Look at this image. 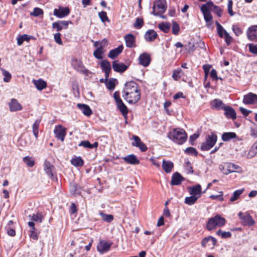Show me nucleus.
<instances>
[{
  "mask_svg": "<svg viewBox=\"0 0 257 257\" xmlns=\"http://www.w3.org/2000/svg\"><path fill=\"white\" fill-rule=\"evenodd\" d=\"M169 138L174 143L182 145L184 144L187 140V136L186 132L179 128L174 129L169 133Z\"/></svg>",
  "mask_w": 257,
  "mask_h": 257,
  "instance_id": "nucleus-1",
  "label": "nucleus"
},
{
  "mask_svg": "<svg viewBox=\"0 0 257 257\" xmlns=\"http://www.w3.org/2000/svg\"><path fill=\"white\" fill-rule=\"evenodd\" d=\"M225 219L221 217L219 214L216 215L214 217L208 219L207 223V229L208 230H212L217 227H222L225 225Z\"/></svg>",
  "mask_w": 257,
  "mask_h": 257,
  "instance_id": "nucleus-2",
  "label": "nucleus"
},
{
  "mask_svg": "<svg viewBox=\"0 0 257 257\" xmlns=\"http://www.w3.org/2000/svg\"><path fill=\"white\" fill-rule=\"evenodd\" d=\"M167 8L166 0H156L153 4L152 14L154 16H160L164 13Z\"/></svg>",
  "mask_w": 257,
  "mask_h": 257,
  "instance_id": "nucleus-3",
  "label": "nucleus"
},
{
  "mask_svg": "<svg viewBox=\"0 0 257 257\" xmlns=\"http://www.w3.org/2000/svg\"><path fill=\"white\" fill-rule=\"evenodd\" d=\"M140 91L138 84L134 81L127 82L125 83L124 88L122 90V97L125 100H127L128 98L129 94L134 93V92H138Z\"/></svg>",
  "mask_w": 257,
  "mask_h": 257,
  "instance_id": "nucleus-4",
  "label": "nucleus"
},
{
  "mask_svg": "<svg viewBox=\"0 0 257 257\" xmlns=\"http://www.w3.org/2000/svg\"><path fill=\"white\" fill-rule=\"evenodd\" d=\"M217 140V136L214 133H211L210 135H207L205 138V141L201 146V150L202 151L210 150L215 145Z\"/></svg>",
  "mask_w": 257,
  "mask_h": 257,
  "instance_id": "nucleus-5",
  "label": "nucleus"
},
{
  "mask_svg": "<svg viewBox=\"0 0 257 257\" xmlns=\"http://www.w3.org/2000/svg\"><path fill=\"white\" fill-rule=\"evenodd\" d=\"M200 10L203 14L204 19L206 23V27L207 28H210L212 24V20L213 19L212 16L210 13L209 9L207 6L204 4L202 5L200 8Z\"/></svg>",
  "mask_w": 257,
  "mask_h": 257,
  "instance_id": "nucleus-6",
  "label": "nucleus"
},
{
  "mask_svg": "<svg viewBox=\"0 0 257 257\" xmlns=\"http://www.w3.org/2000/svg\"><path fill=\"white\" fill-rule=\"evenodd\" d=\"M223 168H225V171L222 170L221 167H219L220 171L225 175H228L229 173L234 172H238L241 170L240 167L231 163H225Z\"/></svg>",
  "mask_w": 257,
  "mask_h": 257,
  "instance_id": "nucleus-7",
  "label": "nucleus"
},
{
  "mask_svg": "<svg viewBox=\"0 0 257 257\" xmlns=\"http://www.w3.org/2000/svg\"><path fill=\"white\" fill-rule=\"evenodd\" d=\"M132 145L134 147L139 148L141 152H146L148 148L147 146L141 141V139L137 136L133 135L132 139Z\"/></svg>",
  "mask_w": 257,
  "mask_h": 257,
  "instance_id": "nucleus-8",
  "label": "nucleus"
},
{
  "mask_svg": "<svg viewBox=\"0 0 257 257\" xmlns=\"http://www.w3.org/2000/svg\"><path fill=\"white\" fill-rule=\"evenodd\" d=\"M70 13V10L68 7H59L58 9H55L54 15L59 18H63L67 16Z\"/></svg>",
  "mask_w": 257,
  "mask_h": 257,
  "instance_id": "nucleus-9",
  "label": "nucleus"
},
{
  "mask_svg": "<svg viewBox=\"0 0 257 257\" xmlns=\"http://www.w3.org/2000/svg\"><path fill=\"white\" fill-rule=\"evenodd\" d=\"M238 216L242 220V223L244 225L250 226L255 223L252 217L248 214H244L242 212H240L238 213Z\"/></svg>",
  "mask_w": 257,
  "mask_h": 257,
  "instance_id": "nucleus-10",
  "label": "nucleus"
},
{
  "mask_svg": "<svg viewBox=\"0 0 257 257\" xmlns=\"http://www.w3.org/2000/svg\"><path fill=\"white\" fill-rule=\"evenodd\" d=\"M54 133L55 137L57 139L60 140L62 142L64 140L66 135V128L65 127L61 125H58L55 127Z\"/></svg>",
  "mask_w": 257,
  "mask_h": 257,
  "instance_id": "nucleus-11",
  "label": "nucleus"
},
{
  "mask_svg": "<svg viewBox=\"0 0 257 257\" xmlns=\"http://www.w3.org/2000/svg\"><path fill=\"white\" fill-rule=\"evenodd\" d=\"M205 4L209 9V11H212L216 14L218 17H221L222 16L223 10L219 7L215 5L213 2L209 1Z\"/></svg>",
  "mask_w": 257,
  "mask_h": 257,
  "instance_id": "nucleus-12",
  "label": "nucleus"
},
{
  "mask_svg": "<svg viewBox=\"0 0 257 257\" xmlns=\"http://www.w3.org/2000/svg\"><path fill=\"white\" fill-rule=\"evenodd\" d=\"M112 244V242L101 240L97 245V249L100 253H103L108 251Z\"/></svg>",
  "mask_w": 257,
  "mask_h": 257,
  "instance_id": "nucleus-13",
  "label": "nucleus"
},
{
  "mask_svg": "<svg viewBox=\"0 0 257 257\" xmlns=\"http://www.w3.org/2000/svg\"><path fill=\"white\" fill-rule=\"evenodd\" d=\"M69 24H72V22L71 21H58L52 24V28L59 32L63 29H67Z\"/></svg>",
  "mask_w": 257,
  "mask_h": 257,
  "instance_id": "nucleus-14",
  "label": "nucleus"
},
{
  "mask_svg": "<svg viewBox=\"0 0 257 257\" xmlns=\"http://www.w3.org/2000/svg\"><path fill=\"white\" fill-rule=\"evenodd\" d=\"M243 103L245 104H254L257 103V94L249 92L244 95Z\"/></svg>",
  "mask_w": 257,
  "mask_h": 257,
  "instance_id": "nucleus-15",
  "label": "nucleus"
},
{
  "mask_svg": "<svg viewBox=\"0 0 257 257\" xmlns=\"http://www.w3.org/2000/svg\"><path fill=\"white\" fill-rule=\"evenodd\" d=\"M72 64L74 68L77 71L82 73L84 74L88 75L89 71L85 68L82 61L75 59L73 60Z\"/></svg>",
  "mask_w": 257,
  "mask_h": 257,
  "instance_id": "nucleus-16",
  "label": "nucleus"
},
{
  "mask_svg": "<svg viewBox=\"0 0 257 257\" xmlns=\"http://www.w3.org/2000/svg\"><path fill=\"white\" fill-rule=\"evenodd\" d=\"M128 66L122 63H119L117 60L113 61L112 62V68L115 72L123 73L126 71Z\"/></svg>",
  "mask_w": 257,
  "mask_h": 257,
  "instance_id": "nucleus-17",
  "label": "nucleus"
},
{
  "mask_svg": "<svg viewBox=\"0 0 257 257\" xmlns=\"http://www.w3.org/2000/svg\"><path fill=\"white\" fill-rule=\"evenodd\" d=\"M151 61V57L147 53H142L139 57V64L144 67L148 66L150 64Z\"/></svg>",
  "mask_w": 257,
  "mask_h": 257,
  "instance_id": "nucleus-18",
  "label": "nucleus"
},
{
  "mask_svg": "<svg viewBox=\"0 0 257 257\" xmlns=\"http://www.w3.org/2000/svg\"><path fill=\"white\" fill-rule=\"evenodd\" d=\"M184 180L185 178L179 172H176L172 175L170 184L173 186L179 185Z\"/></svg>",
  "mask_w": 257,
  "mask_h": 257,
  "instance_id": "nucleus-19",
  "label": "nucleus"
},
{
  "mask_svg": "<svg viewBox=\"0 0 257 257\" xmlns=\"http://www.w3.org/2000/svg\"><path fill=\"white\" fill-rule=\"evenodd\" d=\"M247 38L250 41L257 39V25H253L248 28L246 31Z\"/></svg>",
  "mask_w": 257,
  "mask_h": 257,
  "instance_id": "nucleus-20",
  "label": "nucleus"
},
{
  "mask_svg": "<svg viewBox=\"0 0 257 257\" xmlns=\"http://www.w3.org/2000/svg\"><path fill=\"white\" fill-rule=\"evenodd\" d=\"M126 46L128 48H133L136 46V38L134 35L128 34L124 36Z\"/></svg>",
  "mask_w": 257,
  "mask_h": 257,
  "instance_id": "nucleus-21",
  "label": "nucleus"
},
{
  "mask_svg": "<svg viewBox=\"0 0 257 257\" xmlns=\"http://www.w3.org/2000/svg\"><path fill=\"white\" fill-rule=\"evenodd\" d=\"M188 190L190 195L196 196L198 199L201 196V186L200 185L198 184L192 187H188Z\"/></svg>",
  "mask_w": 257,
  "mask_h": 257,
  "instance_id": "nucleus-22",
  "label": "nucleus"
},
{
  "mask_svg": "<svg viewBox=\"0 0 257 257\" xmlns=\"http://www.w3.org/2000/svg\"><path fill=\"white\" fill-rule=\"evenodd\" d=\"M9 107L11 111H17L23 109L22 105L15 98L11 99L9 103Z\"/></svg>",
  "mask_w": 257,
  "mask_h": 257,
  "instance_id": "nucleus-23",
  "label": "nucleus"
},
{
  "mask_svg": "<svg viewBox=\"0 0 257 257\" xmlns=\"http://www.w3.org/2000/svg\"><path fill=\"white\" fill-rule=\"evenodd\" d=\"M123 49V46L120 45L117 48L111 50L108 54V57L111 59H114L122 52Z\"/></svg>",
  "mask_w": 257,
  "mask_h": 257,
  "instance_id": "nucleus-24",
  "label": "nucleus"
},
{
  "mask_svg": "<svg viewBox=\"0 0 257 257\" xmlns=\"http://www.w3.org/2000/svg\"><path fill=\"white\" fill-rule=\"evenodd\" d=\"M123 160L128 164L137 165L140 163V160L134 154L128 155L122 158Z\"/></svg>",
  "mask_w": 257,
  "mask_h": 257,
  "instance_id": "nucleus-25",
  "label": "nucleus"
},
{
  "mask_svg": "<svg viewBox=\"0 0 257 257\" xmlns=\"http://www.w3.org/2000/svg\"><path fill=\"white\" fill-rule=\"evenodd\" d=\"M141 98L140 90L138 91V92H134V93L129 94L128 98L126 100L128 103L131 104H134L138 102Z\"/></svg>",
  "mask_w": 257,
  "mask_h": 257,
  "instance_id": "nucleus-26",
  "label": "nucleus"
},
{
  "mask_svg": "<svg viewBox=\"0 0 257 257\" xmlns=\"http://www.w3.org/2000/svg\"><path fill=\"white\" fill-rule=\"evenodd\" d=\"M157 33L153 30H149L145 34V39L147 42H152L157 37Z\"/></svg>",
  "mask_w": 257,
  "mask_h": 257,
  "instance_id": "nucleus-27",
  "label": "nucleus"
},
{
  "mask_svg": "<svg viewBox=\"0 0 257 257\" xmlns=\"http://www.w3.org/2000/svg\"><path fill=\"white\" fill-rule=\"evenodd\" d=\"M224 115L228 118L234 119L236 117V112L235 110L230 106H227L224 108Z\"/></svg>",
  "mask_w": 257,
  "mask_h": 257,
  "instance_id": "nucleus-28",
  "label": "nucleus"
},
{
  "mask_svg": "<svg viewBox=\"0 0 257 257\" xmlns=\"http://www.w3.org/2000/svg\"><path fill=\"white\" fill-rule=\"evenodd\" d=\"M77 107L81 110L82 113L86 116H89L92 113L91 109L88 105L78 103Z\"/></svg>",
  "mask_w": 257,
  "mask_h": 257,
  "instance_id": "nucleus-29",
  "label": "nucleus"
},
{
  "mask_svg": "<svg viewBox=\"0 0 257 257\" xmlns=\"http://www.w3.org/2000/svg\"><path fill=\"white\" fill-rule=\"evenodd\" d=\"M173 167L174 164L171 161L163 160L162 168L166 173H170Z\"/></svg>",
  "mask_w": 257,
  "mask_h": 257,
  "instance_id": "nucleus-30",
  "label": "nucleus"
},
{
  "mask_svg": "<svg viewBox=\"0 0 257 257\" xmlns=\"http://www.w3.org/2000/svg\"><path fill=\"white\" fill-rule=\"evenodd\" d=\"M33 83L38 90H42L47 87V83L42 79L33 80Z\"/></svg>",
  "mask_w": 257,
  "mask_h": 257,
  "instance_id": "nucleus-31",
  "label": "nucleus"
},
{
  "mask_svg": "<svg viewBox=\"0 0 257 257\" xmlns=\"http://www.w3.org/2000/svg\"><path fill=\"white\" fill-rule=\"evenodd\" d=\"M118 109L121 112L122 115L124 117H126L127 114L128 113V109L126 106L121 100L116 103Z\"/></svg>",
  "mask_w": 257,
  "mask_h": 257,
  "instance_id": "nucleus-32",
  "label": "nucleus"
},
{
  "mask_svg": "<svg viewBox=\"0 0 257 257\" xmlns=\"http://www.w3.org/2000/svg\"><path fill=\"white\" fill-rule=\"evenodd\" d=\"M54 168L53 165L50 162L45 161L44 163V170L46 174L51 178L53 176V171Z\"/></svg>",
  "mask_w": 257,
  "mask_h": 257,
  "instance_id": "nucleus-33",
  "label": "nucleus"
},
{
  "mask_svg": "<svg viewBox=\"0 0 257 257\" xmlns=\"http://www.w3.org/2000/svg\"><path fill=\"white\" fill-rule=\"evenodd\" d=\"M211 105L217 109H223L226 106L223 103L222 100L215 99L211 102Z\"/></svg>",
  "mask_w": 257,
  "mask_h": 257,
  "instance_id": "nucleus-34",
  "label": "nucleus"
},
{
  "mask_svg": "<svg viewBox=\"0 0 257 257\" xmlns=\"http://www.w3.org/2000/svg\"><path fill=\"white\" fill-rule=\"evenodd\" d=\"M236 137L237 136L234 132H226L222 135L221 139L224 142H228Z\"/></svg>",
  "mask_w": 257,
  "mask_h": 257,
  "instance_id": "nucleus-35",
  "label": "nucleus"
},
{
  "mask_svg": "<svg viewBox=\"0 0 257 257\" xmlns=\"http://www.w3.org/2000/svg\"><path fill=\"white\" fill-rule=\"evenodd\" d=\"M209 242H212V245H215L217 243V240L212 236H208L202 239L201 244L203 247H205Z\"/></svg>",
  "mask_w": 257,
  "mask_h": 257,
  "instance_id": "nucleus-36",
  "label": "nucleus"
},
{
  "mask_svg": "<svg viewBox=\"0 0 257 257\" xmlns=\"http://www.w3.org/2000/svg\"><path fill=\"white\" fill-rule=\"evenodd\" d=\"M171 25L168 22H162L158 25L159 28L163 32L167 33L169 32Z\"/></svg>",
  "mask_w": 257,
  "mask_h": 257,
  "instance_id": "nucleus-37",
  "label": "nucleus"
},
{
  "mask_svg": "<svg viewBox=\"0 0 257 257\" xmlns=\"http://www.w3.org/2000/svg\"><path fill=\"white\" fill-rule=\"evenodd\" d=\"M244 190V189L242 188V189H238V190L235 191L233 192L232 196L229 199L230 201L234 202V201L237 200L239 198L241 194L243 192Z\"/></svg>",
  "mask_w": 257,
  "mask_h": 257,
  "instance_id": "nucleus-38",
  "label": "nucleus"
},
{
  "mask_svg": "<svg viewBox=\"0 0 257 257\" xmlns=\"http://www.w3.org/2000/svg\"><path fill=\"white\" fill-rule=\"evenodd\" d=\"M99 214L101 217V219L104 221L110 223L113 220V216L112 215L105 214L101 211L99 212Z\"/></svg>",
  "mask_w": 257,
  "mask_h": 257,
  "instance_id": "nucleus-39",
  "label": "nucleus"
},
{
  "mask_svg": "<svg viewBox=\"0 0 257 257\" xmlns=\"http://www.w3.org/2000/svg\"><path fill=\"white\" fill-rule=\"evenodd\" d=\"M103 48L102 46L98 47L93 52L94 56L97 59H102L103 58Z\"/></svg>",
  "mask_w": 257,
  "mask_h": 257,
  "instance_id": "nucleus-40",
  "label": "nucleus"
},
{
  "mask_svg": "<svg viewBox=\"0 0 257 257\" xmlns=\"http://www.w3.org/2000/svg\"><path fill=\"white\" fill-rule=\"evenodd\" d=\"M101 68L103 71H111V65L107 60H102L100 63Z\"/></svg>",
  "mask_w": 257,
  "mask_h": 257,
  "instance_id": "nucleus-41",
  "label": "nucleus"
},
{
  "mask_svg": "<svg viewBox=\"0 0 257 257\" xmlns=\"http://www.w3.org/2000/svg\"><path fill=\"white\" fill-rule=\"evenodd\" d=\"M71 164L75 167H81L84 164L83 160L80 157H75L71 161Z\"/></svg>",
  "mask_w": 257,
  "mask_h": 257,
  "instance_id": "nucleus-42",
  "label": "nucleus"
},
{
  "mask_svg": "<svg viewBox=\"0 0 257 257\" xmlns=\"http://www.w3.org/2000/svg\"><path fill=\"white\" fill-rule=\"evenodd\" d=\"M29 217L31 218V220L33 221L39 222L40 223L42 222L43 216L41 213L38 212L37 214L29 215Z\"/></svg>",
  "mask_w": 257,
  "mask_h": 257,
  "instance_id": "nucleus-43",
  "label": "nucleus"
},
{
  "mask_svg": "<svg viewBox=\"0 0 257 257\" xmlns=\"http://www.w3.org/2000/svg\"><path fill=\"white\" fill-rule=\"evenodd\" d=\"M117 80L115 78L110 79L109 81L107 80L106 82V86L107 88L110 90H112L114 89Z\"/></svg>",
  "mask_w": 257,
  "mask_h": 257,
  "instance_id": "nucleus-44",
  "label": "nucleus"
},
{
  "mask_svg": "<svg viewBox=\"0 0 257 257\" xmlns=\"http://www.w3.org/2000/svg\"><path fill=\"white\" fill-rule=\"evenodd\" d=\"M70 191L72 195L79 194L80 193L79 187L78 184L73 183L70 187Z\"/></svg>",
  "mask_w": 257,
  "mask_h": 257,
  "instance_id": "nucleus-45",
  "label": "nucleus"
},
{
  "mask_svg": "<svg viewBox=\"0 0 257 257\" xmlns=\"http://www.w3.org/2000/svg\"><path fill=\"white\" fill-rule=\"evenodd\" d=\"M198 199V197L191 195L189 197H187L185 199V203L189 205H192L194 204Z\"/></svg>",
  "mask_w": 257,
  "mask_h": 257,
  "instance_id": "nucleus-46",
  "label": "nucleus"
},
{
  "mask_svg": "<svg viewBox=\"0 0 257 257\" xmlns=\"http://www.w3.org/2000/svg\"><path fill=\"white\" fill-rule=\"evenodd\" d=\"M30 39V37L27 34H24L20 36L17 38V43L18 45H21L24 42V41H29Z\"/></svg>",
  "mask_w": 257,
  "mask_h": 257,
  "instance_id": "nucleus-47",
  "label": "nucleus"
},
{
  "mask_svg": "<svg viewBox=\"0 0 257 257\" xmlns=\"http://www.w3.org/2000/svg\"><path fill=\"white\" fill-rule=\"evenodd\" d=\"M172 31L175 35H178L180 32V26L176 22H173L172 23Z\"/></svg>",
  "mask_w": 257,
  "mask_h": 257,
  "instance_id": "nucleus-48",
  "label": "nucleus"
},
{
  "mask_svg": "<svg viewBox=\"0 0 257 257\" xmlns=\"http://www.w3.org/2000/svg\"><path fill=\"white\" fill-rule=\"evenodd\" d=\"M144 25V20L142 18H137L134 24V27L137 29H141Z\"/></svg>",
  "mask_w": 257,
  "mask_h": 257,
  "instance_id": "nucleus-49",
  "label": "nucleus"
},
{
  "mask_svg": "<svg viewBox=\"0 0 257 257\" xmlns=\"http://www.w3.org/2000/svg\"><path fill=\"white\" fill-rule=\"evenodd\" d=\"M184 152L187 155H194L195 156H197L198 155L197 150L193 147H188L186 148Z\"/></svg>",
  "mask_w": 257,
  "mask_h": 257,
  "instance_id": "nucleus-50",
  "label": "nucleus"
},
{
  "mask_svg": "<svg viewBox=\"0 0 257 257\" xmlns=\"http://www.w3.org/2000/svg\"><path fill=\"white\" fill-rule=\"evenodd\" d=\"M2 71L3 75L4 76L3 79L4 81L6 82H9L12 78L11 73L4 69H2Z\"/></svg>",
  "mask_w": 257,
  "mask_h": 257,
  "instance_id": "nucleus-51",
  "label": "nucleus"
},
{
  "mask_svg": "<svg viewBox=\"0 0 257 257\" xmlns=\"http://www.w3.org/2000/svg\"><path fill=\"white\" fill-rule=\"evenodd\" d=\"M23 161L28 166L32 167L34 165L35 162L34 160L29 156H26L24 158Z\"/></svg>",
  "mask_w": 257,
  "mask_h": 257,
  "instance_id": "nucleus-52",
  "label": "nucleus"
},
{
  "mask_svg": "<svg viewBox=\"0 0 257 257\" xmlns=\"http://www.w3.org/2000/svg\"><path fill=\"white\" fill-rule=\"evenodd\" d=\"M99 17L100 18L101 21L104 23L105 22H109V20L107 16V13L106 12L102 11L98 13Z\"/></svg>",
  "mask_w": 257,
  "mask_h": 257,
  "instance_id": "nucleus-53",
  "label": "nucleus"
},
{
  "mask_svg": "<svg viewBox=\"0 0 257 257\" xmlns=\"http://www.w3.org/2000/svg\"><path fill=\"white\" fill-rule=\"evenodd\" d=\"M31 14L35 17H38L43 14V11L39 8H35Z\"/></svg>",
  "mask_w": 257,
  "mask_h": 257,
  "instance_id": "nucleus-54",
  "label": "nucleus"
},
{
  "mask_svg": "<svg viewBox=\"0 0 257 257\" xmlns=\"http://www.w3.org/2000/svg\"><path fill=\"white\" fill-rule=\"evenodd\" d=\"M248 46L249 51L250 53L257 55V44L251 43L249 44Z\"/></svg>",
  "mask_w": 257,
  "mask_h": 257,
  "instance_id": "nucleus-55",
  "label": "nucleus"
},
{
  "mask_svg": "<svg viewBox=\"0 0 257 257\" xmlns=\"http://www.w3.org/2000/svg\"><path fill=\"white\" fill-rule=\"evenodd\" d=\"M232 30L237 36L240 35L242 33V30L237 25H232Z\"/></svg>",
  "mask_w": 257,
  "mask_h": 257,
  "instance_id": "nucleus-56",
  "label": "nucleus"
},
{
  "mask_svg": "<svg viewBox=\"0 0 257 257\" xmlns=\"http://www.w3.org/2000/svg\"><path fill=\"white\" fill-rule=\"evenodd\" d=\"M233 2L232 0H229L227 4V11L230 16H233L234 13L232 10Z\"/></svg>",
  "mask_w": 257,
  "mask_h": 257,
  "instance_id": "nucleus-57",
  "label": "nucleus"
},
{
  "mask_svg": "<svg viewBox=\"0 0 257 257\" xmlns=\"http://www.w3.org/2000/svg\"><path fill=\"white\" fill-rule=\"evenodd\" d=\"M182 72V70L181 69H178L177 70H175L173 71V74H172V78L175 80H177L178 79L181 78V76L180 75V74Z\"/></svg>",
  "mask_w": 257,
  "mask_h": 257,
  "instance_id": "nucleus-58",
  "label": "nucleus"
},
{
  "mask_svg": "<svg viewBox=\"0 0 257 257\" xmlns=\"http://www.w3.org/2000/svg\"><path fill=\"white\" fill-rule=\"evenodd\" d=\"M211 67V66L208 64L204 65L203 66V69L205 73V79H206V78L207 77Z\"/></svg>",
  "mask_w": 257,
  "mask_h": 257,
  "instance_id": "nucleus-59",
  "label": "nucleus"
},
{
  "mask_svg": "<svg viewBox=\"0 0 257 257\" xmlns=\"http://www.w3.org/2000/svg\"><path fill=\"white\" fill-rule=\"evenodd\" d=\"M224 39L227 45L229 46L232 41V38L227 32H225Z\"/></svg>",
  "mask_w": 257,
  "mask_h": 257,
  "instance_id": "nucleus-60",
  "label": "nucleus"
},
{
  "mask_svg": "<svg viewBox=\"0 0 257 257\" xmlns=\"http://www.w3.org/2000/svg\"><path fill=\"white\" fill-rule=\"evenodd\" d=\"M54 40L57 44L59 45H62V41L61 38V34L60 33H56L54 35Z\"/></svg>",
  "mask_w": 257,
  "mask_h": 257,
  "instance_id": "nucleus-61",
  "label": "nucleus"
},
{
  "mask_svg": "<svg viewBox=\"0 0 257 257\" xmlns=\"http://www.w3.org/2000/svg\"><path fill=\"white\" fill-rule=\"evenodd\" d=\"M256 154L257 152H256V151H255L253 148L251 147L249 152H248V154H247V158L251 159L253 158Z\"/></svg>",
  "mask_w": 257,
  "mask_h": 257,
  "instance_id": "nucleus-62",
  "label": "nucleus"
},
{
  "mask_svg": "<svg viewBox=\"0 0 257 257\" xmlns=\"http://www.w3.org/2000/svg\"><path fill=\"white\" fill-rule=\"evenodd\" d=\"M210 75L213 80L217 81L218 80V77L217 76V72L215 69H213L211 70Z\"/></svg>",
  "mask_w": 257,
  "mask_h": 257,
  "instance_id": "nucleus-63",
  "label": "nucleus"
},
{
  "mask_svg": "<svg viewBox=\"0 0 257 257\" xmlns=\"http://www.w3.org/2000/svg\"><path fill=\"white\" fill-rule=\"evenodd\" d=\"M250 136L254 138H257V126L250 128Z\"/></svg>",
  "mask_w": 257,
  "mask_h": 257,
  "instance_id": "nucleus-64",
  "label": "nucleus"
}]
</instances>
